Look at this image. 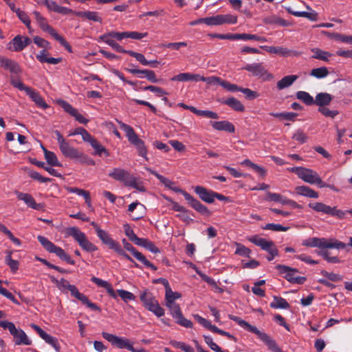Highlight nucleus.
I'll return each mask as SVG.
<instances>
[{"mask_svg":"<svg viewBox=\"0 0 352 352\" xmlns=\"http://www.w3.org/2000/svg\"><path fill=\"white\" fill-rule=\"evenodd\" d=\"M229 317L232 320L236 322L241 327L256 334L257 337L267 346L269 350L272 352H283L276 343V340L266 333L261 331L255 326L249 324L237 316H230Z\"/></svg>","mask_w":352,"mask_h":352,"instance_id":"nucleus-1","label":"nucleus"},{"mask_svg":"<svg viewBox=\"0 0 352 352\" xmlns=\"http://www.w3.org/2000/svg\"><path fill=\"white\" fill-rule=\"evenodd\" d=\"M117 293L125 302L130 300H134L135 298V296L131 292L126 290L118 289Z\"/></svg>","mask_w":352,"mask_h":352,"instance_id":"nucleus-57","label":"nucleus"},{"mask_svg":"<svg viewBox=\"0 0 352 352\" xmlns=\"http://www.w3.org/2000/svg\"><path fill=\"white\" fill-rule=\"evenodd\" d=\"M247 100H254L258 98L260 94L254 89H239Z\"/></svg>","mask_w":352,"mask_h":352,"instance_id":"nucleus-61","label":"nucleus"},{"mask_svg":"<svg viewBox=\"0 0 352 352\" xmlns=\"http://www.w3.org/2000/svg\"><path fill=\"white\" fill-rule=\"evenodd\" d=\"M265 199L268 201H274L285 205L287 198L278 193L267 192Z\"/></svg>","mask_w":352,"mask_h":352,"instance_id":"nucleus-38","label":"nucleus"},{"mask_svg":"<svg viewBox=\"0 0 352 352\" xmlns=\"http://www.w3.org/2000/svg\"><path fill=\"white\" fill-rule=\"evenodd\" d=\"M58 145L62 154L66 157L75 160L76 157L80 156L78 150L71 146L66 140Z\"/></svg>","mask_w":352,"mask_h":352,"instance_id":"nucleus-16","label":"nucleus"},{"mask_svg":"<svg viewBox=\"0 0 352 352\" xmlns=\"http://www.w3.org/2000/svg\"><path fill=\"white\" fill-rule=\"evenodd\" d=\"M42 149L44 153L45 158L48 164L54 166H61L62 164L59 162L56 155L52 151L47 150L43 146Z\"/></svg>","mask_w":352,"mask_h":352,"instance_id":"nucleus-29","label":"nucleus"},{"mask_svg":"<svg viewBox=\"0 0 352 352\" xmlns=\"http://www.w3.org/2000/svg\"><path fill=\"white\" fill-rule=\"evenodd\" d=\"M38 241L42 245V246L49 252L55 254L58 258L69 264L74 265L75 261L67 254L63 249L56 246L46 237L43 236H38Z\"/></svg>","mask_w":352,"mask_h":352,"instance_id":"nucleus-5","label":"nucleus"},{"mask_svg":"<svg viewBox=\"0 0 352 352\" xmlns=\"http://www.w3.org/2000/svg\"><path fill=\"white\" fill-rule=\"evenodd\" d=\"M194 318L204 327L209 329L210 331L214 332V329H216V326L212 325L211 322L206 320V318L200 316L198 314H195L193 316Z\"/></svg>","mask_w":352,"mask_h":352,"instance_id":"nucleus-43","label":"nucleus"},{"mask_svg":"<svg viewBox=\"0 0 352 352\" xmlns=\"http://www.w3.org/2000/svg\"><path fill=\"white\" fill-rule=\"evenodd\" d=\"M42 339L48 344L51 345L56 352H60V346L58 342V340L48 333H45Z\"/></svg>","mask_w":352,"mask_h":352,"instance_id":"nucleus-42","label":"nucleus"},{"mask_svg":"<svg viewBox=\"0 0 352 352\" xmlns=\"http://www.w3.org/2000/svg\"><path fill=\"white\" fill-rule=\"evenodd\" d=\"M25 94L28 95L40 108L46 109L49 107L48 104L44 101L41 96L34 91V89H23Z\"/></svg>","mask_w":352,"mask_h":352,"instance_id":"nucleus-21","label":"nucleus"},{"mask_svg":"<svg viewBox=\"0 0 352 352\" xmlns=\"http://www.w3.org/2000/svg\"><path fill=\"white\" fill-rule=\"evenodd\" d=\"M182 295L180 293L173 292L171 288L165 292V300L168 302H175L176 300L180 298Z\"/></svg>","mask_w":352,"mask_h":352,"instance_id":"nucleus-54","label":"nucleus"},{"mask_svg":"<svg viewBox=\"0 0 352 352\" xmlns=\"http://www.w3.org/2000/svg\"><path fill=\"white\" fill-rule=\"evenodd\" d=\"M122 243L124 245L125 250L131 252L134 257L139 261H140L142 263H143L145 266H146L148 268H151L153 271H155L157 270V267L153 263L148 261L142 253L137 251L133 247V245L130 243H129L126 239H124L122 240Z\"/></svg>","mask_w":352,"mask_h":352,"instance_id":"nucleus-13","label":"nucleus"},{"mask_svg":"<svg viewBox=\"0 0 352 352\" xmlns=\"http://www.w3.org/2000/svg\"><path fill=\"white\" fill-rule=\"evenodd\" d=\"M75 15L95 22L102 23V19L99 16L98 12L94 11H78V12H75Z\"/></svg>","mask_w":352,"mask_h":352,"instance_id":"nucleus-27","label":"nucleus"},{"mask_svg":"<svg viewBox=\"0 0 352 352\" xmlns=\"http://www.w3.org/2000/svg\"><path fill=\"white\" fill-rule=\"evenodd\" d=\"M271 115L276 118H279L286 120H294L297 116L296 113L287 112V113H272Z\"/></svg>","mask_w":352,"mask_h":352,"instance_id":"nucleus-56","label":"nucleus"},{"mask_svg":"<svg viewBox=\"0 0 352 352\" xmlns=\"http://www.w3.org/2000/svg\"><path fill=\"white\" fill-rule=\"evenodd\" d=\"M126 54L135 58L143 65H150L151 62H148L142 54L138 53L131 50H128Z\"/></svg>","mask_w":352,"mask_h":352,"instance_id":"nucleus-51","label":"nucleus"},{"mask_svg":"<svg viewBox=\"0 0 352 352\" xmlns=\"http://www.w3.org/2000/svg\"><path fill=\"white\" fill-rule=\"evenodd\" d=\"M140 298L144 306L157 317H162L164 315V309L160 305L157 300L147 289L141 292Z\"/></svg>","mask_w":352,"mask_h":352,"instance_id":"nucleus-6","label":"nucleus"},{"mask_svg":"<svg viewBox=\"0 0 352 352\" xmlns=\"http://www.w3.org/2000/svg\"><path fill=\"white\" fill-rule=\"evenodd\" d=\"M235 254L244 257H250L251 250L241 243H236Z\"/></svg>","mask_w":352,"mask_h":352,"instance_id":"nucleus-50","label":"nucleus"},{"mask_svg":"<svg viewBox=\"0 0 352 352\" xmlns=\"http://www.w3.org/2000/svg\"><path fill=\"white\" fill-rule=\"evenodd\" d=\"M37 23L43 31L48 32L52 37L57 33L56 30L47 23V19L45 17L42 19V21H38Z\"/></svg>","mask_w":352,"mask_h":352,"instance_id":"nucleus-44","label":"nucleus"},{"mask_svg":"<svg viewBox=\"0 0 352 352\" xmlns=\"http://www.w3.org/2000/svg\"><path fill=\"white\" fill-rule=\"evenodd\" d=\"M297 75H289L283 77L277 83V88H286L291 86L298 79Z\"/></svg>","mask_w":352,"mask_h":352,"instance_id":"nucleus-41","label":"nucleus"},{"mask_svg":"<svg viewBox=\"0 0 352 352\" xmlns=\"http://www.w3.org/2000/svg\"><path fill=\"white\" fill-rule=\"evenodd\" d=\"M127 71L132 74L138 75L139 77H141V78L145 77L151 82H154L157 81L155 74L152 70H148V69H142L141 70V69H135V68H131V69H127Z\"/></svg>","mask_w":352,"mask_h":352,"instance_id":"nucleus-22","label":"nucleus"},{"mask_svg":"<svg viewBox=\"0 0 352 352\" xmlns=\"http://www.w3.org/2000/svg\"><path fill=\"white\" fill-rule=\"evenodd\" d=\"M318 111L323 116L329 118H333L338 114V111L336 110H330L327 106L320 107Z\"/></svg>","mask_w":352,"mask_h":352,"instance_id":"nucleus-59","label":"nucleus"},{"mask_svg":"<svg viewBox=\"0 0 352 352\" xmlns=\"http://www.w3.org/2000/svg\"><path fill=\"white\" fill-rule=\"evenodd\" d=\"M329 74L328 69L325 67H321L316 69H313L311 72V75L318 78H322L327 76Z\"/></svg>","mask_w":352,"mask_h":352,"instance_id":"nucleus-52","label":"nucleus"},{"mask_svg":"<svg viewBox=\"0 0 352 352\" xmlns=\"http://www.w3.org/2000/svg\"><path fill=\"white\" fill-rule=\"evenodd\" d=\"M100 39L103 42L108 44L113 50L118 52L126 54L128 50H124L118 43H117L113 38L109 37L105 34H102L100 36Z\"/></svg>","mask_w":352,"mask_h":352,"instance_id":"nucleus-32","label":"nucleus"},{"mask_svg":"<svg viewBox=\"0 0 352 352\" xmlns=\"http://www.w3.org/2000/svg\"><path fill=\"white\" fill-rule=\"evenodd\" d=\"M90 145L97 154L100 155L102 153H104L106 155H109L107 151L96 139L91 142Z\"/></svg>","mask_w":352,"mask_h":352,"instance_id":"nucleus-63","label":"nucleus"},{"mask_svg":"<svg viewBox=\"0 0 352 352\" xmlns=\"http://www.w3.org/2000/svg\"><path fill=\"white\" fill-rule=\"evenodd\" d=\"M144 210V206L138 201L131 203L128 207V212L133 220L141 219L143 217Z\"/></svg>","mask_w":352,"mask_h":352,"instance_id":"nucleus-15","label":"nucleus"},{"mask_svg":"<svg viewBox=\"0 0 352 352\" xmlns=\"http://www.w3.org/2000/svg\"><path fill=\"white\" fill-rule=\"evenodd\" d=\"M96 234L102 243L107 245L109 248H110L116 241L110 236L107 232L102 229H97Z\"/></svg>","mask_w":352,"mask_h":352,"instance_id":"nucleus-40","label":"nucleus"},{"mask_svg":"<svg viewBox=\"0 0 352 352\" xmlns=\"http://www.w3.org/2000/svg\"><path fill=\"white\" fill-rule=\"evenodd\" d=\"M288 12L295 16L305 17L312 21H316L318 19V13L316 12L315 11H313L311 12H307L305 11H292L290 9H288Z\"/></svg>","mask_w":352,"mask_h":352,"instance_id":"nucleus-39","label":"nucleus"},{"mask_svg":"<svg viewBox=\"0 0 352 352\" xmlns=\"http://www.w3.org/2000/svg\"><path fill=\"white\" fill-rule=\"evenodd\" d=\"M207 25H222L221 15L206 17Z\"/></svg>","mask_w":352,"mask_h":352,"instance_id":"nucleus-62","label":"nucleus"},{"mask_svg":"<svg viewBox=\"0 0 352 352\" xmlns=\"http://www.w3.org/2000/svg\"><path fill=\"white\" fill-rule=\"evenodd\" d=\"M332 100V97L330 94L327 93L318 94L316 99L314 100V104L320 107H324L328 105Z\"/></svg>","mask_w":352,"mask_h":352,"instance_id":"nucleus-33","label":"nucleus"},{"mask_svg":"<svg viewBox=\"0 0 352 352\" xmlns=\"http://www.w3.org/2000/svg\"><path fill=\"white\" fill-rule=\"evenodd\" d=\"M126 186L133 188L135 190H137L138 191L142 192H144L146 190V188H145V186L144 185V182L133 176L130 177Z\"/></svg>","mask_w":352,"mask_h":352,"instance_id":"nucleus-31","label":"nucleus"},{"mask_svg":"<svg viewBox=\"0 0 352 352\" xmlns=\"http://www.w3.org/2000/svg\"><path fill=\"white\" fill-rule=\"evenodd\" d=\"M318 254L322 256L328 263H339L340 262V259L337 256H330L329 252L327 250H322L318 252Z\"/></svg>","mask_w":352,"mask_h":352,"instance_id":"nucleus-58","label":"nucleus"},{"mask_svg":"<svg viewBox=\"0 0 352 352\" xmlns=\"http://www.w3.org/2000/svg\"><path fill=\"white\" fill-rule=\"evenodd\" d=\"M174 318L176 320V322L182 327L186 328L192 327V322L190 320L184 318L182 312L175 316Z\"/></svg>","mask_w":352,"mask_h":352,"instance_id":"nucleus-48","label":"nucleus"},{"mask_svg":"<svg viewBox=\"0 0 352 352\" xmlns=\"http://www.w3.org/2000/svg\"><path fill=\"white\" fill-rule=\"evenodd\" d=\"M173 80L179 81H204L208 85L221 87L222 88H239L235 85H232L230 82L223 80L219 77L208 76L203 77L199 74H192L190 73H182L173 78Z\"/></svg>","mask_w":352,"mask_h":352,"instance_id":"nucleus-2","label":"nucleus"},{"mask_svg":"<svg viewBox=\"0 0 352 352\" xmlns=\"http://www.w3.org/2000/svg\"><path fill=\"white\" fill-rule=\"evenodd\" d=\"M16 195L19 200L23 201L28 207L37 210H41L44 208V205L43 204H37L35 201L34 197L28 193L16 192Z\"/></svg>","mask_w":352,"mask_h":352,"instance_id":"nucleus-14","label":"nucleus"},{"mask_svg":"<svg viewBox=\"0 0 352 352\" xmlns=\"http://www.w3.org/2000/svg\"><path fill=\"white\" fill-rule=\"evenodd\" d=\"M166 306L169 309L170 314L173 318L182 312L179 305L175 302L166 301Z\"/></svg>","mask_w":352,"mask_h":352,"instance_id":"nucleus-47","label":"nucleus"},{"mask_svg":"<svg viewBox=\"0 0 352 352\" xmlns=\"http://www.w3.org/2000/svg\"><path fill=\"white\" fill-rule=\"evenodd\" d=\"M308 206L316 212L326 214H329L331 211V206L322 202H311L308 204Z\"/></svg>","mask_w":352,"mask_h":352,"instance_id":"nucleus-34","label":"nucleus"},{"mask_svg":"<svg viewBox=\"0 0 352 352\" xmlns=\"http://www.w3.org/2000/svg\"><path fill=\"white\" fill-rule=\"evenodd\" d=\"M270 307L273 309H286L289 307V303L286 301L285 299L278 297V296H274L273 300L270 302Z\"/></svg>","mask_w":352,"mask_h":352,"instance_id":"nucleus-37","label":"nucleus"},{"mask_svg":"<svg viewBox=\"0 0 352 352\" xmlns=\"http://www.w3.org/2000/svg\"><path fill=\"white\" fill-rule=\"evenodd\" d=\"M23 36L17 35L12 40L14 52H20L23 50Z\"/></svg>","mask_w":352,"mask_h":352,"instance_id":"nucleus-55","label":"nucleus"},{"mask_svg":"<svg viewBox=\"0 0 352 352\" xmlns=\"http://www.w3.org/2000/svg\"><path fill=\"white\" fill-rule=\"evenodd\" d=\"M52 283H55L56 287L61 291H64L65 289H68L72 285L69 284V283L64 279L61 278L60 280H58L57 278H54V276L50 277Z\"/></svg>","mask_w":352,"mask_h":352,"instance_id":"nucleus-46","label":"nucleus"},{"mask_svg":"<svg viewBox=\"0 0 352 352\" xmlns=\"http://www.w3.org/2000/svg\"><path fill=\"white\" fill-rule=\"evenodd\" d=\"M109 176L117 181L123 182L126 185L131 175L124 169L115 168L109 172Z\"/></svg>","mask_w":352,"mask_h":352,"instance_id":"nucleus-18","label":"nucleus"},{"mask_svg":"<svg viewBox=\"0 0 352 352\" xmlns=\"http://www.w3.org/2000/svg\"><path fill=\"white\" fill-rule=\"evenodd\" d=\"M311 51L314 53L311 58L318 59L323 61H329V58L332 56L331 53L327 51L322 50L319 48H312Z\"/></svg>","mask_w":352,"mask_h":352,"instance_id":"nucleus-36","label":"nucleus"},{"mask_svg":"<svg viewBox=\"0 0 352 352\" xmlns=\"http://www.w3.org/2000/svg\"><path fill=\"white\" fill-rule=\"evenodd\" d=\"M109 248L113 250L117 254L123 256L126 260H128L131 262H133V260L131 258V257H130L125 252V251L123 250V248L121 247V245L117 241H115Z\"/></svg>","mask_w":352,"mask_h":352,"instance_id":"nucleus-45","label":"nucleus"},{"mask_svg":"<svg viewBox=\"0 0 352 352\" xmlns=\"http://www.w3.org/2000/svg\"><path fill=\"white\" fill-rule=\"evenodd\" d=\"M0 67L14 74L20 72V67L16 61L4 56H0Z\"/></svg>","mask_w":352,"mask_h":352,"instance_id":"nucleus-17","label":"nucleus"},{"mask_svg":"<svg viewBox=\"0 0 352 352\" xmlns=\"http://www.w3.org/2000/svg\"><path fill=\"white\" fill-rule=\"evenodd\" d=\"M302 245L311 248H318L322 250L326 249H344L346 245L335 238H318L313 237L304 240L302 243Z\"/></svg>","mask_w":352,"mask_h":352,"instance_id":"nucleus-3","label":"nucleus"},{"mask_svg":"<svg viewBox=\"0 0 352 352\" xmlns=\"http://www.w3.org/2000/svg\"><path fill=\"white\" fill-rule=\"evenodd\" d=\"M261 47L269 53L280 54L283 56H289L292 52L287 48L283 47H273V46L263 45V46H261Z\"/></svg>","mask_w":352,"mask_h":352,"instance_id":"nucleus-28","label":"nucleus"},{"mask_svg":"<svg viewBox=\"0 0 352 352\" xmlns=\"http://www.w3.org/2000/svg\"><path fill=\"white\" fill-rule=\"evenodd\" d=\"M69 236H72L79 245L87 252H95L98 250L97 247L90 242L86 235L81 232L77 227H70L66 230Z\"/></svg>","mask_w":352,"mask_h":352,"instance_id":"nucleus-7","label":"nucleus"},{"mask_svg":"<svg viewBox=\"0 0 352 352\" xmlns=\"http://www.w3.org/2000/svg\"><path fill=\"white\" fill-rule=\"evenodd\" d=\"M244 69L255 76H258L263 80H270L273 79V75L268 73L263 63L248 64Z\"/></svg>","mask_w":352,"mask_h":352,"instance_id":"nucleus-11","label":"nucleus"},{"mask_svg":"<svg viewBox=\"0 0 352 352\" xmlns=\"http://www.w3.org/2000/svg\"><path fill=\"white\" fill-rule=\"evenodd\" d=\"M10 334L13 336L16 344L30 345L32 343L25 333L21 329H16V327L12 330Z\"/></svg>","mask_w":352,"mask_h":352,"instance_id":"nucleus-19","label":"nucleus"},{"mask_svg":"<svg viewBox=\"0 0 352 352\" xmlns=\"http://www.w3.org/2000/svg\"><path fill=\"white\" fill-rule=\"evenodd\" d=\"M322 34L330 38L340 41L346 43H351V36H346L337 32H329L327 31H322Z\"/></svg>","mask_w":352,"mask_h":352,"instance_id":"nucleus-35","label":"nucleus"},{"mask_svg":"<svg viewBox=\"0 0 352 352\" xmlns=\"http://www.w3.org/2000/svg\"><path fill=\"white\" fill-rule=\"evenodd\" d=\"M292 138L300 144L305 143L307 140V135L301 130H297L292 135Z\"/></svg>","mask_w":352,"mask_h":352,"instance_id":"nucleus-60","label":"nucleus"},{"mask_svg":"<svg viewBox=\"0 0 352 352\" xmlns=\"http://www.w3.org/2000/svg\"><path fill=\"white\" fill-rule=\"evenodd\" d=\"M321 274L327 277L329 280L333 281V282H338L342 280V276H341L339 274H336L333 272H328L327 271H322Z\"/></svg>","mask_w":352,"mask_h":352,"instance_id":"nucleus-64","label":"nucleus"},{"mask_svg":"<svg viewBox=\"0 0 352 352\" xmlns=\"http://www.w3.org/2000/svg\"><path fill=\"white\" fill-rule=\"evenodd\" d=\"M221 102L228 105L232 109L236 111L243 112L245 110V107L243 104L239 100L233 97L223 100H221Z\"/></svg>","mask_w":352,"mask_h":352,"instance_id":"nucleus-30","label":"nucleus"},{"mask_svg":"<svg viewBox=\"0 0 352 352\" xmlns=\"http://www.w3.org/2000/svg\"><path fill=\"white\" fill-rule=\"evenodd\" d=\"M295 193L298 195L317 199L319 195L317 192L306 186H300L295 188Z\"/></svg>","mask_w":352,"mask_h":352,"instance_id":"nucleus-24","label":"nucleus"},{"mask_svg":"<svg viewBox=\"0 0 352 352\" xmlns=\"http://www.w3.org/2000/svg\"><path fill=\"white\" fill-rule=\"evenodd\" d=\"M119 124L120 128L126 133V135L130 143L135 146L138 151V154L144 157L146 160H148L147 150L144 143L141 139L138 138L133 128L129 125H127L126 124L121 122H119Z\"/></svg>","mask_w":352,"mask_h":352,"instance_id":"nucleus-4","label":"nucleus"},{"mask_svg":"<svg viewBox=\"0 0 352 352\" xmlns=\"http://www.w3.org/2000/svg\"><path fill=\"white\" fill-rule=\"evenodd\" d=\"M297 97L299 100L303 101L306 104L311 105L314 104V100L308 93L305 91H298Z\"/></svg>","mask_w":352,"mask_h":352,"instance_id":"nucleus-53","label":"nucleus"},{"mask_svg":"<svg viewBox=\"0 0 352 352\" xmlns=\"http://www.w3.org/2000/svg\"><path fill=\"white\" fill-rule=\"evenodd\" d=\"M67 192L70 193H75L78 196H81L85 199V203L89 208H92L91 200L89 192L76 187H66Z\"/></svg>","mask_w":352,"mask_h":352,"instance_id":"nucleus-23","label":"nucleus"},{"mask_svg":"<svg viewBox=\"0 0 352 352\" xmlns=\"http://www.w3.org/2000/svg\"><path fill=\"white\" fill-rule=\"evenodd\" d=\"M276 268L292 283L303 284L306 280L305 277L297 276L298 271L296 269L283 265H278Z\"/></svg>","mask_w":352,"mask_h":352,"instance_id":"nucleus-9","label":"nucleus"},{"mask_svg":"<svg viewBox=\"0 0 352 352\" xmlns=\"http://www.w3.org/2000/svg\"><path fill=\"white\" fill-rule=\"evenodd\" d=\"M56 102L59 104L65 112L68 113L69 115L75 118V119L80 124H86L88 123L89 120L85 118L82 114H80L78 111L74 108L70 104L67 102L58 99L56 100Z\"/></svg>","mask_w":352,"mask_h":352,"instance_id":"nucleus-12","label":"nucleus"},{"mask_svg":"<svg viewBox=\"0 0 352 352\" xmlns=\"http://www.w3.org/2000/svg\"><path fill=\"white\" fill-rule=\"evenodd\" d=\"M191 207L204 216L208 217L211 214L208 208L198 200H197Z\"/></svg>","mask_w":352,"mask_h":352,"instance_id":"nucleus-49","label":"nucleus"},{"mask_svg":"<svg viewBox=\"0 0 352 352\" xmlns=\"http://www.w3.org/2000/svg\"><path fill=\"white\" fill-rule=\"evenodd\" d=\"M195 192L204 201L209 204L214 202V192L208 190L206 188L201 186H196L195 188Z\"/></svg>","mask_w":352,"mask_h":352,"instance_id":"nucleus-20","label":"nucleus"},{"mask_svg":"<svg viewBox=\"0 0 352 352\" xmlns=\"http://www.w3.org/2000/svg\"><path fill=\"white\" fill-rule=\"evenodd\" d=\"M298 177L306 183L316 184L320 188L326 186V184L322 181L318 173L310 168L301 167Z\"/></svg>","mask_w":352,"mask_h":352,"instance_id":"nucleus-8","label":"nucleus"},{"mask_svg":"<svg viewBox=\"0 0 352 352\" xmlns=\"http://www.w3.org/2000/svg\"><path fill=\"white\" fill-rule=\"evenodd\" d=\"M102 336L112 345L119 349H126L129 351L133 349V343L129 339L119 337L107 332H102Z\"/></svg>","mask_w":352,"mask_h":352,"instance_id":"nucleus-10","label":"nucleus"},{"mask_svg":"<svg viewBox=\"0 0 352 352\" xmlns=\"http://www.w3.org/2000/svg\"><path fill=\"white\" fill-rule=\"evenodd\" d=\"M212 126L218 131H225L229 133H234L235 131L234 126L228 121H215L211 122Z\"/></svg>","mask_w":352,"mask_h":352,"instance_id":"nucleus-25","label":"nucleus"},{"mask_svg":"<svg viewBox=\"0 0 352 352\" xmlns=\"http://www.w3.org/2000/svg\"><path fill=\"white\" fill-rule=\"evenodd\" d=\"M91 281L93 283H96L98 287L104 288L107 290V293L112 298H117L116 293L115 292L111 285L109 282L104 280L102 279H100L99 278L95 277V276L91 278Z\"/></svg>","mask_w":352,"mask_h":352,"instance_id":"nucleus-26","label":"nucleus"}]
</instances>
